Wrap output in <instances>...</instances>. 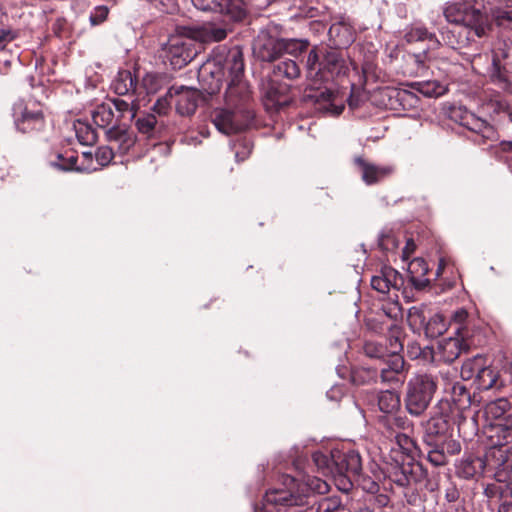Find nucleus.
Masks as SVG:
<instances>
[{
    "mask_svg": "<svg viewBox=\"0 0 512 512\" xmlns=\"http://www.w3.org/2000/svg\"><path fill=\"white\" fill-rule=\"evenodd\" d=\"M174 97V86L168 89L163 97H160L153 105V110L159 115L167 114Z\"/></svg>",
    "mask_w": 512,
    "mask_h": 512,
    "instance_id": "51",
    "label": "nucleus"
},
{
    "mask_svg": "<svg viewBox=\"0 0 512 512\" xmlns=\"http://www.w3.org/2000/svg\"><path fill=\"white\" fill-rule=\"evenodd\" d=\"M469 349L462 335L442 339L438 343V353L445 363L454 362L463 352Z\"/></svg>",
    "mask_w": 512,
    "mask_h": 512,
    "instance_id": "25",
    "label": "nucleus"
},
{
    "mask_svg": "<svg viewBox=\"0 0 512 512\" xmlns=\"http://www.w3.org/2000/svg\"><path fill=\"white\" fill-rule=\"evenodd\" d=\"M501 475H502L501 471H497L495 474L496 481L494 483L487 484L486 487L484 488V495L488 499H498L499 500V497L501 495V483H502Z\"/></svg>",
    "mask_w": 512,
    "mask_h": 512,
    "instance_id": "52",
    "label": "nucleus"
},
{
    "mask_svg": "<svg viewBox=\"0 0 512 512\" xmlns=\"http://www.w3.org/2000/svg\"><path fill=\"white\" fill-rule=\"evenodd\" d=\"M452 407L449 401L440 400L434 408L432 416L424 424L423 442L428 443L438 439L453 436Z\"/></svg>",
    "mask_w": 512,
    "mask_h": 512,
    "instance_id": "10",
    "label": "nucleus"
},
{
    "mask_svg": "<svg viewBox=\"0 0 512 512\" xmlns=\"http://www.w3.org/2000/svg\"><path fill=\"white\" fill-rule=\"evenodd\" d=\"M112 88L119 96L140 95L137 77L129 70H121L115 77Z\"/></svg>",
    "mask_w": 512,
    "mask_h": 512,
    "instance_id": "27",
    "label": "nucleus"
},
{
    "mask_svg": "<svg viewBox=\"0 0 512 512\" xmlns=\"http://www.w3.org/2000/svg\"><path fill=\"white\" fill-rule=\"evenodd\" d=\"M303 98L305 101L319 105V109L339 115L344 110L343 104H336L337 95L327 87L309 86L305 89Z\"/></svg>",
    "mask_w": 512,
    "mask_h": 512,
    "instance_id": "18",
    "label": "nucleus"
},
{
    "mask_svg": "<svg viewBox=\"0 0 512 512\" xmlns=\"http://www.w3.org/2000/svg\"><path fill=\"white\" fill-rule=\"evenodd\" d=\"M334 459V479L339 489L349 491L355 480L361 479L362 459L353 449H332Z\"/></svg>",
    "mask_w": 512,
    "mask_h": 512,
    "instance_id": "7",
    "label": "nucleus"
},
{
    "mask_svg": "<svg viewBox=\"0 0 512 512\" xmlns=\"http://www.w3.org/2000/svg\"><path fill=\"white\" fill-rule=\"evenodd\" d=\"M404 39L407 43L427 42L428 49H438L442 46V41L427 27L420 23H413L405 29Z\"/></svg>",
    "mask_w": 512,
    "mask_h": 512,
    "instance_id": "24",
    "label": "nucleus"
},
{
    "mask_svg": "<svg viewBox=\"0 0 512 512\" xmlns=\"http://www.w3.org/2000/svg\"><path fill=\"white\" fill-rule=\"evenodd\" d=\"M512 383V362L509 366H503L500 371L495 370L491 366L483 364L481 370L477 374L474 384L478 390H499Z\"/></svg>",
    "mask_w": 512,
    "mask_h": 512,
    "instance_id": "15",
    "label": "nucleus"
},
{
    "mask_svg": "<svg viewBox=\"0 0 512 512\" xmlns=\"http://www.w3.org/2000/svg\"><path fill=\"white\" fill-rule=\"evenodd\" d=\"M385 425L389 429H399L402 431H411L413 423L405 415H391L385 419Z\"/></svg>",
    "mask_w": 512,
    "mask_h": 512,
    "instance_id": "49",
    "label": "nucleus"
},
{
    "mask_svg": "<svg viewBox=\"0 0 512 512\" xmlns=\"http://www.w3.org/2000/svg\"><path fill=\"white\" fill-rule=\"evenodd\" d=\"M379 94L381 95V97L384 99V98H387L388 99V102L387 103H384V105L386 107H390L391 109L394 108V105L392 103V100L395 99L396 101H398L402 95H405L406 94V91H400V90H397V89H394V88H384L382 89Z\"/></svg>",
    "mask_w": 512,
    "mask_h": 512,
    "instance_id": "59",
    "label": "nucleus"
},
{
    "mask_svg": "<svg viewBox=\"0 0 512 512\" xmlns=\"http://www.w3.org/2000/svg\"><path fill=\"white\" fill-rule=\"evenodd\" d=\"M329 41L333 45L332 48L340 49L349 46L353 41V34L351 29L341 23H334L330 26L328 31Z\"/></svg>",
    "mask_w": 512,
    "mask_h": 512,
    "instance_id": "32",
    "label": "nucleus"
},
{
    "mask_svg": "<svg viewBox=\"0 0 512 512\" xmlns=\"http://www.w3.org/2000/svg\"><path fill=\"white\" fill-rule=\"evenodd\" d=\"M14 119L18 131L22 133H33L42 131L46 121L43 109L40 105L33 107L23 106L22 103L14 105Z\"/></svg>",
    "mask_w": 512,
    "mask_h": 512,
    "instance_id": "13",
    "label": "nucleus"
},
{
    "mask_svg": "<svg viewBox=\"0 0 512 512\" xmlns=\"http://www.w3.org/2000/svg\"><path fill=\"white\" fill-rule=\"evenodd\" d=\"M312 460L319 473L323 476H332L334 478V459L332 450L329 453L316 451L312 454Z\"/></svg>",
    "mask_w": 512,
    "mask_h": 512,
    "instance_id": "38",
    "label": "nucleus"
},
{
    "mask_svg": "<svg viewBox=\"0 0 512 512\" xmlns=\"http://www.w3.org/2000/svg\"><path fill=\"white\" fill-rule=\"evenodd\" d=\"M234 147L237 162H243L246 160L252 151V144L245 140L238 142Z\"/></svg>",
    "mask_w": 512,
    "mask_h": 512,
    "instance_id": "57",
    "label": "nucleus"
},
{
    "mask_svg": "<svg viewBox=\"0 0 512 512\" xmlns=\"http://www.w3.org/2000/svg\"><path fill=\"white\" fill-rule=\"evenodd\" d=\"M305 69L309 79H335L349 72V61L345 53L336 48L313 46L306 57Z\"/></svg>",
    "mask_w": 512,
    "mask_h": 512,
    "instance_id": "4",
    "label": "nucleus"
},
{
    "mask_svg": "<svg viewBox=\"0 0 512 512\" xmlns=\"http://www.w3.org/2000/svg\"><path fill=\"white\" fill-rule=\"evenodd\" d=\"M18 36L17 31L12 29H0V51L4 50L8 43L16 39Z\"/></svg>",
    "mask_w": 512,
    "mask_h": 512,
    "instance_id": "63",
    "label": "nucleus"
},
{
    "mask_svg": "<svg viewBox=\"0 0 512 512\" xmlns=\"http://www.w3.org/2000/svg\"><path fill=\"white\" fill-rule=\"evenodd\" d=\"M255 56L264 62H275L282 56L281 38L261 32L253 44Z\"/></svg>",
    "mask_w": 512,
    "mask_h": 512,
    "instance_id": "19",
    "label": "nucleus"
},
{
    "mask_svg": "<svg viewBox=\"0 0 512 512\" xmlns=\"http://www.w3.org/2000/svg\"><path fill=\"white\" fill-rule=\"evenodd\" d=\"M136 100L137 99L132 95L128 96V100L120 98L111 99V103L119 113L117 121H120V118H124L126 113L129 114V121H132L135 118L137 110Z\"/></svg>",
    "mask_w": 512,
    "mask_h": 512,
    "instance_id": "42",
    "label": "nucleus"
},
{
    "mask_svg": "<svg viewBox=\"0 0 512 512\" xmlns=\"http://www.w3.org/2000/svg\"><path fill=\"white\" fill-rule=\"evenodd\" d=\"M75 131L78 141L83 145H93L97 141L95 130L87 124L79 122L75 125Z\"/></svg>",
    "mask_w": 512,
    "mask_h": 512,
    "instance_id": "47",
    "label": "nucleus"
},
{
    "mask_svg": "<svg viewBox=\"0 0 512 512\" xmlns=\"http://www.w3.org/2000/svg\"><path fill=\"white\" fill-rule=\"evenodd\" d=\"M310 42L307 39H285L281 38L282 55L284 53L298 58L305 52H309Z\"/></svg>",
    "mask_w": 512,
    "mask_h": 512,
    "instance_id": "40",
    "label": "nucleus"
},
{
    "mask_svg": "<svg viewBox=\"0 0 512 512\" xmlns=\"http://www.w3.org/2000/svg\"><path fill=\"white\" fill-rule=\"evenodd\" d=\"M108 14L109 8L107 6L101 5L95 7L89 16L91 25L96 26L102 24L107 19Z\"/></svg>",
    "mask_w": 512,
    "mask_h": 512,
    "instance_id": "56",
    "label": "nucleus"
},
{
    "mask_svg": "<svg viewBox=\"0 0 512 512\" xmlns=\"http://www.w3.org/2000/svg\"><path fill=\"white\" fill-rule=\"evenodd\" d=\"M157 124L158 121L153 114H147L143 117H139L135 122L138 131L149 137L152 136L153 132L156 130Z\"/></svg>",
    "mask_w": 512,
    "mask_h": 512,
    "instance_id": "48",
    "label": "nucleus"
},
{
    "mask_svg": "<svg viewBox=\"0 0 512 512\" xmlns=\"http://www.w3.org/2000/svg\"><path fill=\"white\" fill-rule=\"evenodd\" d=\"M476 25L458 24L452 28L439 27L440 40L442 45H446L455 50H461L475 45L478 48V41L476 38H483L487 36L488 31L491 29L489 22H484L483 32L476 33Z\"/></svg>",
    "mask_w": 512,
    "mask_h": 512,
    "instance_id": "9",
    "label": "nucleus"
},
{
    "mask_svg": "<svg viewBox=\"0 0 512 512\" xmlns=\"http://www.w3.org/2000/svg\"><path fill=\"white\" fill-rule=\"evenodd\" d=\"M378 245L384 251L395 250L399 242L392 232H382L378 238Z\"/></svg>",
    "mask_w": 512,
    "mask_h": 512,
    "instance_id": "54",
    "label": "nucleus"
},
{
    "mask_svg": "<svg viewBox=\"0 0 512 512\" xmlns=\"http://www.w3.org/2000/svg\"><path fill=\"white\" fill-rule=\"evenodd\" d=\"M487 10L491 12L492 21L498 28L503 31L512 30V8L505 4L487 5L486 10H483L485 15Z\"/></svg>",
    "mask_w": 512,
    "mask_h": 512,
    "instance_id": "33",
    "label": "nucleus"
},
{
    "mask_svg": "<svg viewBox=\"0 0 512 512\" xmlns=\"http://www.w3.org/2000/svg\"><path fill=\"white\" fill-rule=\"evenodd\" d=\"M274 77H283L288 80H295L300 77L301 69L299 64L294 59L283 58L276 61L272 68Z\"/></svg>",
    "mask_w": 512,
    "mask_h": 512,
    "instance_id": "34",
    "label": "nucleus"
},
{
    "mask_svg": "<svg viewBox=\"0 0 512 512\" xmlns=\"http://www.w3.org/2000/svg\"><path fill=\"white\" fill-rule=\"evenodd\" d=\"M113 157H114L113 148L108 147V146H103V147L98 148L95 153L96 161L101 166L108 165L111 162V160L113 159Z\"/></svg>",
    "mask_w": 512,
    "mask_h": 512,
    "instance_id": "58",
    "label": "nucleus"
},
{
    "mask_svg": "<svg viewBox=\"0 0 512 512\" xmlns=\"http://www.w3.org/2000/svg\"><path fill=\"white\" fill-rule=\"evenodd\" d=\"M380 377V370L373 367H355L351 370L350 380L356 386H361L376 382Z\"/></svg>",
    "mask_w": 512,
    "mask_h": 512,
    "instance_id": "37",
    "label": "nucleus"
},
{
    "mask_svg": "<svg viewBox=\"0 0 512 512\" xmlns=\"http://www.w3.org/2000/svg\"><path fill=\"white\" fill-rule=\"evenodd\" d=\"M504 446L489 447L487 458H492L494 466L502 472H512V446L503 449Z\"/></svg>",
    "mask_w": 512,
    "mask_h": 512,
    "instance_id": "35",
    "label": "nucleus"
},
{
    "mask_svg": "<svg viewBox=\"0 0 512 512\" xmlns=\"http://www.w3.org/2000/svg\"><path fill=\"white\" fill-rule=\"evenodd\" d=\"M199 80L202 82L203 89L210 95L218 93L222 87L220 73L209 69V64L202 67L199 71Z\"/></svg>",
    "mask_w": 512,
    "mask_h": 512,
    "instance_id": "36",
    "label": "nucleus"
},
{
    "mask_svg": "<svg viewBox=\"0 0 512 512\" xmlns=\"http://www.w3.org/2000/svg\"><path fill=\"white\" fill-rule=\"evenodd\" d=\"M378 407L385 414H393L400 408L399 395L390 390L380 392L378 395Z\"/></svg>",
    "mask_w": 512,
    "mask_h": 512,
    "instance_id": "39",
    "label": "nucleus"
},
{
    "mask_svg": "<svg viewBox=\"0 0 512 512\" xmlns=\"http://www.w3.org/2000/svg\"><path fill=\"white\" fill-rule=\"evenodd\" d=\"M106 136L110 142L117 144L121 154H126L136 142L134 133L130 131L125 124L114 125L107 129Z\"/></svg>",
    "mask_w": 512,
    "mask_h": 512,
    "instance_id": "26",
    "label": "nucleus"
},
{
    "mask_svg": "<svg viewBox=\"0 0 512 512\" xmlns=\"http://www.w3.org/2000/svg\"><path fill=\"white\" fill-rule=\"evenodd\" d=\"M485 358L481 355H476L471 359H467L461 367L460 375L461 378L465 381L467 380H476L477 374L481 370L483 364L485 363Z\"/></svg>",
    "mask_w": 512,
    "mask_h": 512,
    "instance_id": "43",
    "label": "nucleus"
},
{
    "mask_svg": "<svg viewBox=\"0 0 512 512\" xmlns=\"http://www.w3.org/2000/svg\"><path fill=\"white\" fill-rule=\"evenodd\" d=\"M427 460L434 466L448 464L449 458L461 452V444L452 437L425 443Z\"/></svg>",
    "mask_w": 512,
    "mask_h": 512,
    "instance_id": "16",
    "label": "nucleus"
},
{
    "mask_svg": "<svg viewBox=\"0 0 512 512\" xmlns=\"http://www.w3.org/2000/svg\"><path fill=\"white\" fill-rule=\"evenodd\" d=\"M176 97V111L182 116H191L195 113L200 100V92L189 87H174Z\"/></svg>",
    "mask_w": 512,
    "mask_h": 512,
    "instance_id": "23",
    "label": "nucleus"
},
{
    "mask_svg": "<svg viewBox=\"0 0 512 512\" xmlns=\"http://www.w3.org/2000/svg\"><path fill=\"white\" fill-rule=\"evenodd\" d=\"M452 422L457 425L459 435L465 440L471 439L478 432L476 416L470 409L454 414Z\"/></svg>",
    "mask_w": 512,
    "mask_h": 512,
    "instance_id": "29",
    "label": "nucleus"
},
{
    "mask_svg": "<svg viewBox=\"0 0 512 512\" xmlns=\"http://www.w3.org/2000/svg\"><path fill=\"white\" fill-rule=\"evenodd\" d=\"M192 3L199 10L218 12L235 22L242 21L247 15L245 0H192Z\"/></svg>",
    "mask_w": 512,
    "mask_h": 512,
    "instance_id": "14",
    "label": "nucleus"
},
{
    "mask_svg": "<svg viewBox=\"0 0 512 512\" xmlns=\"http://www.w3.org/2000/svg\"><path fill=\"white\" fill-rule=\"evenodd\" d=\"M163 58L173 69H181L191 62L198 54L197 42L194 36L182 33L171 35L162 47Z\"/></svg>",
    "mask_w": 512,
    "mask_h": 512,
    "instance_id": "8",
    "label": "nucleus"
},
{
    "mask_svg": "<svg viewBox=\"0 0 512 512\" xmlns=\"http://www.w3.org/2000/svg\"><path fill=\"white\" fill-rule=\"evenodd\" d=\"M447 330V321L441 314H434L426 322L424 331L428 338H437Z\"/></svg>",
    "mask_w": 512,
    "mask_h": 512,
    "instance_id": "44",
    "label": "nucleus"
},
{
    "mask_svg": "<svg viewBox=\"0 0 512 512\" xmlns=\"http://www.w3.org/2000/svg\"><path fill=\"white\" fill-rule=\"evenodd\" d=\"M509 403L506 399H498L489 404L488 412L496 418H500L508 409Z\"/></svg>",
    "mask_w": 512,
    "mask_h": 512,
    "instance_id": "60",
    "label": "nucleus"
},
{
    "mask_svg": "<svg viewBox=\"0 0 512 512\" xmlns=\"http://www.w3.org/2000/svg\"><path fill=\"white\" fill-rule=\"evenodd\" d=\"M282 505V504H268L264 503L265 512H305V507L302 505Z\"/></svg>",
    "mask_w": 512,
    "mask_h": 512,
    "instance_id": "55",
    "label": "nucleus"
},
{
    "mask_svg": "<svg viewBox=\"0 0 512 512\" xmlns=\"http://www.w3.org/2000/svg\"><path fill=\"white\" fill-rule=\"evenodd\" d=\"M492 458L475 455L473 453H465L461 460L455 465L456 474L463 479H472L483 474L485 467L490 465Z\"/></svg>",
    "mask_w": 512,
    "mask_h": 512,
    "instance_id": "21",
    "label": "nucleus"
},
{
    "mask_svg": "<svg viewBox=\"0 0 512 512\" xmlns=\"http://www.w3.org/2000/svg\"><path fill=\"white\" fill-rule=\"evenodd\" d=\"M354 163L361 173V179L366 185H374L389 177L394 172L391 165H376L364 159L362 156L354 158Z\"/></svg>",
    "mask_w": 512,
    "mask_h": 512,
    "instance_id": "20",
    "label": "nucleus"
},
{
    "mask_svg": "<svg viewBox=\"0 0 512 512\" xmlns=\"http://www.w3.org/2000/svg\"><path fill=\"white\" fill-rule=\"evenodd\" d=\"M386 476L396 485L402 488L421 485L428 477L427 469L420 462L414 460L395 461L390 464L385 472Z\"/></svg>",
    "mask_w": 512,
    "mask_h": 512,
    "instance_id": "12",
    "label": "nucleus"
},
{
    "mask_svg": "<svg viewBox=\"0 0 512 512\" xmlns=\"http://www.w3.org/2000/svg\"><path fill=\"white\" fill-rule=\"evenodd\" d=\"M505 4L512 8V0H461V2L447 3L443 15L447 22L458 25H476V33L483 32L484 22H488L483 10L487 5Z\"/></svg>",
    "mask_w": 512,
    "mask_h": 512,
    "instance_id": "5",
    "label": "nucleus"
},
{
    "mask_svg": "<svg viewBox=\"0 0 512 512\" xmlns=\"http://www.w3.org/2000/svg\"><path fill=\"white\" fill-rule=\"evenodd\" d=\"M328 490L326 481L315 476H304L298 480L282 475L280 486L268 490L264 501L268 504L302 505L305 512H347L337 497L321 496Z\"/></svg>",
    "mask_w": 512,
    "mask_h": 512,
    "instance_id": "2",
    "label": "nucleus"
},
{
    "mask_svg": "<svg viewBox=\"0 0 512 512\" xmlns=\"http://www.w3.org/2000/svg\"><path fill=\"white\" fill-rule=\"evenodd\" d=\"M354 484L360 485L363 490L367 491L370 494H375L379 490V485L377 482L373 481L370 477L364 476L361 472V479L355 480Z\"/></svg>",
    "mask_w": 512,
    "mask_h": 512,
    "instance_id": "61",
    "label": "nucleus"
},
{
    "mask_svg": "<svg viewBox=\"0 0 512 512\" xmlns=\"http://www.w3.org/2000/svg\"><path fill=\"white\" fill-rule=\"evenodd\" d=\"M509 74H512V40L504 41L495 48L489 70L490 81L505 92L512 94V81Z\"/></svg>",
    "mask_w": 512,
    "mask_h": 512,
    "instance_id": "11",
    "label": "nucleus"
},
{
    "mask_svg": "<svg viewBox=\"0 0 512 512\" xmlns=\"http://www.w3.org/2000/svg\"><path fill=\"white\" fill-rule=\"evenodd\" d=\"M166 76L160 73H147L139 86L146 94H155L164 86Z\"/></svg>",
    "mask_w": 512,
    "mask_h": 512,
    "instance_id": "45",
    "label": "nucleus"
},
{
    "mask_svg": "<svg viewBox=\"0 0 512 512\" xmlns=\"http://www.w3.org/2000/svg\"><path fill=\"white\" fill-rule=\"evenodd\" d=\"M227 37V30L223 27L210 25L204 28L203 38L205 41L219 42Z\"/></svg>",
    "mask_w": 512,
    "mask_h": 512,
    "instance_id": "50",
    "label": "nucleus"
},
{
    "mask_svg": "<svg viewBox=\"0 0 512 512\" xmlns=\"http://www.w3.org/2000/svg\"><path fill=\"white\" fill-rule=\"evenodd\" d=\"M437 381L430 374H416L411 377L405 387L404 406L414 417L425 413L437 391Z\"/></svg>",
    "mask_w": 512,
    "mask_h": 512,
    "instance_id": "6",
    "label": "nucleus"
},
{
    "mask_svg": "<svg viewBox=\"0 0 512 512\" xmlns=\"http://www.w3.org/2000/svg\"><path fill=\"white\" fill-rule=\"evenodd\" d=\"M490 447L505 446L512 440V414L500 419L490 429Z\"/></svg>",
    "mask_w": 512,
    "mask_h": 512,
    "instance_id": "28",
    "label": "nucleus"
},
{
    "mask_svg": "<svg viewBox=\"0 0 512 512\" xmlns=\"http://www.w3.org/2000/svg\"><path fill=\"white\" fill-rule=\"evenodd\" d=\"M93 122L100 128H107L112 124L114 119V111L109 103L98 105L92 112Z\"/></svg>",
    "mask_w": 512,
    "mask_h": 512,
    "instance_id": "41",
    "label": "nucleus"
},
{
    "mask_svg": "<svg viewBox=\"0 0 512 512\" xmlns=\"http://www.w3.org/2000/svg\"><path fill=\"white\" fill-rule=\"evenodd\" d=\"M446 400L448 401V399ZM449 402L452 407L451 414L454 416L456 413L470 409L472 404L471 394L462 383L455 382L451 387Z\"/></svg>",
    "mask_w": 512,
    "mask_h": 512,
    "instance_id": "30",
    "label": "nucleus"
},
{
    "mask_svg": "<svg viewBox=\"0 0 512 512\" xmlns=\"http://www.w3.org/2000/svg\"><path fill=\"white\" fill-rule=\"evenodd\" d=\"M365 325L368 330L380 334L385 330H388L390 332V326L397 324L394 322L386 321L385 319H383V316L379 312H376L374 315L366 317Z\"/></svg>",
    "mask_w": 512,
    "mask_h": 512,
    "instance_id": "46",
    "label": "nucleus"
},
{
    "mask_svg": "<svg viewBox=\"0 0 512 512\" xmlns=\"http://www.w3.org/2000/svg\"><path fill=\"white\" fill-rule=\"evenodd\" d=\"M487 105L491 112L497 115L505 114L506 110L510 106L504 99H491Z\"/></svg>",
    "mask_w": 512,
    "mask_h": 512,
    "instance_id": "62",
    "label": "nucleus"
},
{
    "mask_svg": "<svg viewBox=\"0 0 512 512\" xmlns=\"http://www.w3.org/2000/svg\"><path fill=\"white\" fill-rule=\"evenodd\" d=\"M244 58L239 47L228 51L224 70L228 73L225 102L227 107L216 109L212 122L217 130L225 135H232L246 130L254 119L250 107L251 90L244 77Z\"/></svg>",
    "mask_w": 512,
    "mask_h": 512,
    "instance_id": "1",
    "label": "nucleus"
},
{
    "mask_svg": "<svg viewBox=\"0 0 512 512\" xmlns=\"http://www.w3.org/2000/svg\"><path fill=\"white\" fill-rule=\"evenodd\" d=\"M404 285L402 275L391 266H383L378 274L372 276L371 287L382 295L391 289L399 290Z\"/></svg>",
    "mask_w": 512,
    "mask_h": 512,
    "instance_id": "22",
    "label": "nucleus"
},
{
    "mask_svg": "<svg viewBox=\"0 0 512 512\" xmlns=\"http://www.w3.org/2000/svg\"><path fill=\"white\" fill-rule=\"evenodd\" d=\"M499 501L500 503L512 504V479L509 481L502 480Z\"/></svg>",
    "mask_w": 512,
    "mask_h": 512,
    "instance_id": "64",
    "label": "nucleus"
},
{
    "mask_svg": "<svg viewBox=\"0 0 512 512\" xmlns=\"http://www.w3.org/2000/svg\"><path fill=\"white\" fill-rule=\"evenodd\" d=\"M408 271L410 283L415 289L423 290L430 284V280L426 277L429 267L423 258L413 259L409 264Z\"/></svg>",
    "mask_w": 512,
    "mask_h": 512,
    "instance_id": "31",
    "label": "nucleus"
},
{
    "mask_svg": "<svg viewBox=\"0 0 512 512\" xmlns=\"http://www.w3.org/2000/svg\"><path fill=\"white\" fill-rule=\"evenodd\" d=\"M452 118L468 130L476 133L484 140L493 139L496 136V130L486 120L476 116L467 109H457L453 111Z\"/></svg>",
    "mask_w": 512,
    "mask_h": 512,
    "instance_id": "17",
    "label": "nucleus"
},
{
    "mask_svg": "<svg viewBox=\"0 0 512 512\" xmlns=\"http://www.w3.org/2000/svg\"><path fill=\"white\" fill-rule=\"evenodd\" d=\"M403 330L399 325L390 326V336L383 341L365 340L362 351L365 356L376 360L375 365L380 370V378L383 383L399 382V374L404 368Z\"/></svg>",
    "mask_w": 512,
    "mask_h": 512,
    "instance_id": "3",
    "label": "nucleus"
},
{
    "mask_svg": "<svg viewBox=\"0 0 512 512\" xmlns=\"http://www.w3.org/2000/svg\"><path fill=\"white\" fill-rule=\"evenodd\" d=\"M378 312L383 316V319L388 318L389 322L395 323L397 318L401 316V307L398 303H387L383 304Z\"/></svg>",
    "mask_w": 512,
    "mask_h": 512,
    "instance_id": "53",
    "label": "nucleus"
}]
</instances>
